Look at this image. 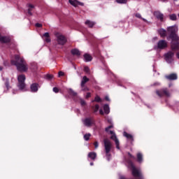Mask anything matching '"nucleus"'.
I'll return each instance as SVG.
<instances>
[{"label": "nucleus", "mask_w": 179, "mask_h": 179, "mask_svg": "<svg viewBox=\"0 0 179 179\" xmlns=\"http://www.w3.org/2000/svg\"><path fill=\"white\" fill-rule=\"evenodd\" d=\"M177 31H178V27L176 26L169 27L167 28V33L169 34V36H167V40H172L171 48L173 50H178L179 48V38L177 35Z\"/></svg>", "instance_id": "1"}, {"label": "nucleus", "mask_w": 179, "mask_h": 179, "mask_svg": "<svg viewBox=\"0 0 179 179\" xmlns=\"http://www.w3.org/2000/svg\"><path fill=\"white\" fill-rule=\"evenodd\" d=\"M15 60H11L12 65H15L17 68V70L20 72H27L29 66L23 57H20L19 55L15 56Z\"/></svg>", "instance_id": "2"}, {"label": "nucleus", "mask_w": 179, "mask_h": 179, "mask_svg": "<svg viewBox=\"0 0 179 179\" xmlns=\"http://www.w3.org/2000/svg\"><path fill=\"white\" fill-rule=\"evenodd\" d=\"M103 148L107 160L108 162H110V159H111L110 152L113 150V143H111V141L108 140V138L103 139Z\"/></svg>", "instance_id": "3"}, {"label": "nucleus", "mask_w": 179, "mask_h": 179, "mask_svg": "<svg viewBox=\"0 0 179 179\" xmlns=\"http://www.w3.org/2000/svg\"><path fill=\"white\" fill-rule=\"evenodd\" d=\"M111 128H113V124L108 126V127L106 128V132H109V134L110 135H112L110 136V139H112V141H114L116 145V148L120 150V141L118 140V138H117V135H115V133H114V131H110V129H111Z\"/></svg>", "instance_id": "4"}, {"label": "nucleus", "mask_w": 179, "mask_h": 179, "mask_svg": "<svg viewBox=\"0 0 179 179\" xmlns=\"http://www.w3.org/2000/svg\"><path fill=\"white\" fill-rule=\"evenodd\" d=\"M17 80H18L17 87L19 88V90H24L26 87V83H24V80H26V76L23 74L18 76Z\"/></svg>", "instance_id": "5"}, {"label": "nucleus", "mask_w": 179, "mask_h": 179, "mask_svg": "<svg viewBox=\"0 0 179 179\" xmlns=\"http://www.w3.org/2000/svg\"><path fill=\"white\" fill-rule=\"evenodd\" d=\"M156 94L159 97H163V96H166V97H170V92L167 88H163L160 90H156Z\"/></svg>", "instance_id": "6"}, {"label": "nucleus", "mask_w": 179, "mask_h": 179, "mask_svg": "<svg viewBox=\"0 0 179 179\" xmlns=\"http://www.w3.org/2000/svg\"><path fill=\"white\" fill-rule=\"evenodd\" d=\"M155 50H164L167 48V41L166 40H160L157 43V45L155 46Z\"/></svg>", "instance_id": "7"}, {"label": "nucleus", "mask_w": 179, "mask_h": 179, "mask_svg": "<svg viewBox=\"0 0 179 179\" xmlns=\"http://www.w3.org/2000/svg\"><path fill=\"white\" fill-rule=\"evenodd\" d=\"M173 57H174V52H169L168 53L165 54V59L166 62L171 64V62H173Z\"/></svg>", "instance_id": "8"}, {"label": "nucleus", "mask_w": 179, "mask_h": 179, "mask_svg": "<svg viewBox=\"0 0 179 179\" xmlns=\"http://www.w3.org/2000/svg\"><path fill=\"white\" fill-rule=\"evenodd\" d=\"M57 41L60 45H64L66 43V38H65V36H64L63 35H58Z\"/></svg>", "instance_id": "9"}, {"label": "nucleus", "mask_w": 179, "mask_h": 179, "mask_svg": "<svg viewBox=\"0 0 179 179\" xmlns=\"http://www.w3.org/2000/svg\"><path fill=\"white\" fill-rule=\"evenodd\" d=\"M154 16H155L158 20H160V22H163V20L164 19V15L159 11H155L154 13Z\"/></svg>", "instance_id": "10"}, {"label": "nucleus", "mask_w": 179, "mask_h": 179, "mask_svg": "<svg viewBox=\"0 0 179 179\" xmlns=\"http://www.w3.org/2000/svg\"><path fill=\"white\" fill-rule=\"evenodd\" d=\"M38 83H32L30 86V90L32 93H37L38 92Z\"/></svg>", "instance_id": "11"}, {"label": "nucleus", "mask_w": 179, "mask_h": 179, "mask_svg": "<svg viewBox=\"0 0 179 179\" xmlns=\"http://www.w3.org/2000/svg\"><path fill=\"white\" fill-rule=\"evenodd\" d=\"M165 78L168 80H177L178 76H177V73H171L168 76H166Z\"/></svg>", "instance_id": "12"}, {"label": "nucleus", "mask_w": 179, "mask_h": 179, "mask_svg": "<svg viewBox=\"0 0 179 179\" xmlns=\"http://www.w3.org/2000/svg\"><path fill=\"white\" fill-rule=\"evenodd\" d=\"M83 122L85 127H90L93 124V120L92 118H85L83 120Z\"/></svg>", "instance_id": "13"}, {"label": "nucleus", "mask_w": 179, "mask_h": 179, "mask_svg": "<svg viewBox=\"0 0 179 179\" xmlns=\"http://www.w3.org/2000/svg\"><path fill=\"white\" fill-rule=\"evenodd\" d=\"M69 3H71V5H72L73 6H75V8H76V6H78V5H80V6H83V3L80 2L78 0H69Z\"/></svg>", "instance_id": "14"}, {"label": "nucleus", "mask_w": 179, "mask_h": 179, "mask_svg": "<svg viewBox=\"0 0 179 179\" xmlns=\"http://www.w3.org/2000/svg\"><path fill=\"white\" fill-rule=\"evenodd\" d=\"M27 7L28 8V10H27L28 15H29V16H33V13H31V10L34 9L35 8L34 5L31 3H27Z\"/></svg>", "instance_id": "15"}, {"label": "nucleus", "mask_w": 179, "mask_h": 179, "mask_svg": "<svg viewBox=\"0 0 179 179\" xmlns=\"http://www.w3.org/2000/svg\"><path fill=\"white\" fill-rule=\"evenodd\" d=\"M123 136H124L125 138H127V139L128 141H130V142H134V136H132L131 134H129L128 133H127V131H124L123 133Z\"/></svg>", "instance_id": "16"}, {"label": "nucleus", "mask_w": 179, "mask_h": 179, "mask_svg": "<svg viewBox=\"0 0 179 179\" xmlns=\"http://www.w3.org/2000/svg\"><path fill=\"white\" fill-rule=\"evenodd\" d=\"M158 33L160 37L164 38L167 36V31L164 29H158Z\"/></svg>", "instance_id": "17"}, {"label": "nucleus", "mask_w": 179, "mask_h": 179, "mask_svg": "<svg viewBox=\"0 0 179 179\" xmlns=\"http://www.w3.org/2000/svg\"><path fill=\"white\" fill-rule=\"evenodd\" d=\"M84 59L85 62H90L93 59V57L89 54H85L84 55Z\"/></svg>", "instance_id": "18"}, {"label": "nucleus", "mask_w": 179, "mask_h": 179, "mask_svg": "<svg viewBox=\"0 0 179 179\" xmlns=\"http://www.w3.org/2000/svg\"><path fill=\"white\" fill-rule=\"evenodd\" d=\"M0 41L1 43H9V41H10V39L8 37L1 36L0 35Z\"/></svg>", "instance_id": "19"}, {"label": "nucleus", "mask_w": 179, "mask_h": 179, "mask_svg": "<svg viewBox=\"0 0 179 179\" xmlns=\"http://www.w3.org/2000/svg\"><path fill=\"white\" fill-rule=\"evenodd\" d=\"M88 157L91 159V160H96V157H97V154L96 152H90L88 153Z\"/></svg>", "instance_id": "20"}, {"label": "nucleus", "mask_w": 179, "mask_h": 179, "mask_svg": "<svg viewBox=\"0 0 179 179\" xmlns=\"http://www.w3.org/2000/svg\"><path fill=\"white\" fill-rule=\"evenodd\" d=\"M87 82H89V78H87V76H84L83 78V80L81 81V87H84L85 85H86V83H87Z\"/></svg>", "instance_id": "21"}, {"label": "nucleus", "mask_w": 179, "mask_h": 179, "mask_svg": "<svg viewBox=\"0 0 179 179\" xmlns=\"http://www.w3.org/2000/svg\"><path fill=\"white\" fill-rule=\"evenodd\" d=\"M137 161L138 163H142V162H143V155H142V153L138 152L137 154Z\"/></svg>", "instance_id": "22"}, {"label": "nucleus", "mask_w": 179, "mask_h": 179, "mask_svg": "<svg viewBox=\"0 0 179 179\" xmlns=\"http://www.w3.org/2000/svg\"><path fill=\"white\" fill-rule=\"evenodd\" d=\"M85 24H86L87 26H88V27L92 28V27H93V26H94V24H96V22L87 20L85 22Z\"/></svg>", "instance_id": "23"}, {"label": "nucleus", "mask_w": 179, "mask_h": 179, "mask_svg": "<svg viewBox=\"0 0 179 179\" xmlns=\"http://www.w3.org/2000/svg\"><path fill=\"white\" fill-rule=\"evenodd\" d=\"M103 110L105 114H110V106L108 104L103 106Z\"/></svg>", "instance_id": "24"}, {"label": "nucleus", "mask_w": 179, "mask_h": 179, "mask_svg": "<svg viewBox=\"0 0 179 179\" xmlns=\"http://www.w3.org/2000/svg\"><path fill=\"white\" fill-rule=\"evenodd\" d=\"M71 54L73 55L79 56V55H80V52L78 49H73V50H71Z\"/></svg>", "instance_id": "25"}, {"label": "nucleus", "mask_w": 179, "mask_h": 179, "mask_svg": "<svg viewBox=\"0 0 179 179\" xmlns=\"http://www.w3.org/2000/svg\"><path fill=\"white\" fill-rule=\"evenodd\" d=\"M3 80L5 81V85L7 90H9V88L10 87V86L9 85V78H3Z\"/></svg>", "instance_id": "26"}, {"label": "nucleus", "mask_w": 179, "mask_h": 179, "mask_svg": "<svg viewBox=\"0 0 179 179\" xmlns=\"http://www.w3.org/2000/svg\"><path fill=\"white\" fill-rule=\"evenodd\" d=\"M136 17H138V19H141L142 20H143V22H145L146 23H148V20L143 17H142V15H141V14L139 13H136L135 15Z\"/></svg>", "instance_id": "27"}, {"label": "nucleus", "mask_w": 179, "mask_h": 179, "mask_svg": "<svg viewBox=\"0 0 179 179\" xmlns=\"http://www.w3.org/2000/svg\"><path fill=\"white\" fill-rule=\"evenodd\" d=\"M90 136H92V134H90V133L85 134L84 135L85 141H89L90 139Z\"/></svg>", "instance_id": "28"}, {"label": "nucleus", "mask_w": 179, "mask_h": 179, "mask_svg": "<svg viewBox=\"0 0 179 179\" xmlns=\"http://www.w3.org/2000/svg\"><path fill=\"white\" fill-rule=\"evenodd\" d=\"M169 19L171 20H177V15L176 14H172L169 15Z\"/></svg>", "instance_id": "29"}, {"label": "nucleus", "mask_w": 179, "mask_h": 179, "mask_svg": "<svg viewBox=\"0 0 179 179\" xmlns=\"http://www.w3.org/2000/svg\"><path fill=\"white\" fill-rule=\"evenodd\" d=\"M69 94H71V96H76L78 94L75 92V91H73V90H72V89H69Z\"/></svg>", "instance_id": "30"}, {"label": "nucleus", "mask_w": 179, "mask_h": 179, "mask_svg": "<svg viewBox=\"0 0 179 179\" xmlns=\"http://www.w3.org/2000/svg\"><path fill=\"white\" fill-rule=\"evenodd\" d=\"M93 101H96V103H100V101H101V98H100V96H96L95 97L94 100L92 101V102Z\"/></svg>", "instance_id": "31"}, {"label": "nucleus", "mask_w": 179, "mask_h": 179, "mask_svg": "<svg viewBox=\"0 0 179 179\" xmlns=\"http://www.w3.org/2000/svg\"><path fill=\"white\" fill-rule=\"evenodd\" d=\"M116 2L117 3H127L128 1L127 0H116Z\"/></svg>", "instance_id": "32"}, {"label": "nucleus", "mask_w": 179, "mask_h": 179, "mask_svg": "<svg viewBox=\"0 0 179 179\" xmlns=\"http://www.w3.org/2000/svg\"><path fill=\"white\" fill-rule=\"evenodd\" d=\"M84 71L86 72V73H90V69L89 68V66H85Z\"/></svg>", "instance_id": "33"}, {"label": "nucleus", "mask_w": 179, "mask_h": 179, "mask_svg": "<svg viewBox=\"0 0 179 179\" xmlns=\"http://www.w3.org/2000/svg\"><path fill=\"white\" fill-rule=\"evenodd\" d=\"M80 101L81 106H86V101H85V100L80 99Z\"/></svg>", "instance_id": "34"}, {"label": "nucleus", "mask_w": 179, "mask_h": 179, "mask_svg": "<svg viewBox=\"0 0 179 179\" xmlns=\"http://www.w3.org/2000/svg\"><path fill=\"white\" fill-rule=\"evenodd\" d=\"M99 105H95V108L94 110V113H97L99 111Z\"/></svg>", "instance_id": "35"}, {"label": "nucleus", "mask_w": 179, "mask_h": 179, "mask_svg": "<svg viewBox=\"0 0 179 179\" xmlns=\"http://www.w3.org/2000/svg\"><path fill=\"white\" fill-rule=\"evenodd\" d=\"M53 92L55 93H58V92H59V90L58 89V87H53Z\"/></svg>", "instance_id": "36"}, {"label": "nucleus", "mask_w": 179, "mask_h": 179, "mask_svg": "<svg viewBox=\"0 0 179 179\" xmlns=\"http://www.w3.org/2000/svg\"><path fill=\"white\" fill-rule=\"evenodd\" d=\"M94 145L95 149H97V148H99V142L98 141H95L94 143Z\"/></svg>", "instance_id": "37"}, {"label": "nucleus", "mask_w": 179, "mask_h": 179, "mask_svg": "<svg viewBox=\"0 0 179 179\" xmlns=\"http://www.w3.org/2000/svg\"><path fill=\"white\" fill-rule=\"evenodd\" d=\"M153 86H160V83L156 82L154 84L151 85V87H153Z\"/></svg>", "instance_id": "38"}, {"label": "nucleus", "mask_w": 179, "mask_h": 179, "mask_svg": "<svg viewBox=\"0 0 179 179\" xmlns=\"http://www.w3.org/2000/svg\"><path fill=\"white\" fill-rule=\"evenodd\" d=\"M46 78H47V79H52V78H54V76L48 74L46 76Z\"/></svg>", "instance_id": "39"}, {"label": "nucleus", "mask_w": 179, "mask_h": 179, "mask_svg": "<svg viewBox=\"0 0 179 179\" xmlns=\"http://www.w3.org/2000/svg\"><path fill=\"white\" fill-rule=\"evenodd\" d=\"M92 94L90 92H87L86 96H85V99H89V97H91Z\"/></svg>", "instance_id": "40"}, {"label": "nucleus", "mask_w": 179, "mask_h": 179, "mask_svg": "<svg viewBox=\"0 0 179 179\" xmlns=\"http://www.w3.org/2000/svg\"><path fill=\"white\" fill-rule=\"evenodd\" d=\"M44 37H45L46 38L50 37V34L48 32H45L44 34H43Z\"/></svg>", "instance_id": "41"}, {"label": "nucleus", "mask_w": 179, "mask_h": 179, "mask_svg": "<svg viewBox=\"0 0 179 179\" xmlns=\"http://www.w3.org/2000/svg\"><path fill=\"white\" fill-rule=\"evenodd\" d=\"M64 75H65V73L62 71H59V73H58L59 77V76H64Z\"/></svg>", "instance_id": "42"}, {"label": "nucleus", "mask_w": 179, "mask_h": 179, "mask_svg": "<svg viewBox=\"0 0 179 179\" xmlns=\"http://www.w3.org/2000/svg\"><path fill=\"white\" fill-rule=\"evenodd\" d=\"M35 26H36V27H43V24H40V23H36V24H35Z\"/></svg>", "instance_id": "43"}, {"label": "nucleus", "mask_w": 179, "mask_h": 179, "mask_svg": "<svg viewBox=\"0 0 179 179\" xmlns=\"http://www.w3.org/2000/svg\"><path fill=\"white\" fill-rule=\"evenodd\" d=\"M46 43H50L51 41V39H50V37L45 38Z\"/></svg>", "instance_id": "44"}, {"label": "nucleus", "mask_w": 179, "mask_h": 179, "mask_svg": "<svg viewBox=\"0 0 179 179\" xmlns=\"http://www.w3.org/2000/svg\"><path fill=\"white\" fill-rule=\"evenodd\" d=\"M99 113L101 114V115H104V112L101 109L99 110Z\"/></svg>", "instance_id": "45"}, {"label": "nucleus", "mask_w": 179, "mask_h": 179, "mask_svg": "<svg viewBox=\"0 0 179 179\" xmlns=\"http://www.w3.org/2000/svg\"><path fill=\"white\" fill-rule=\"evenodd\" d=\"M128 155L130 157H131V159H135V157H134L132 155H131V153L129 152Z\"/></svg>", "instance_id": "46"}, {"label": "nucleus", "mask_w": 179, "mask_h": 179, "mask_svg": "<svg viewBox=\"0 0 179 179\" xmlns=\"http://www.w3.org/2000/svg\"><path fill=\"white\" fill-rule=\"evenodd\" d=\"M105 100H106V101H110V98L108 96H106Z\"/></svg>", "instance_id": "47"}, {"label": "nucleus", "mask_w": 179, "mask_h": 179, "mask_svg": "<svg viewBox=\"0 0 179 179\" xmlns=\"http://www.w3.org/2000/svg\"><path fill=\"white\" fill-rule=\"evenodd\" d=\"M176 57L179 59V52L176 54Z\"/></svg>", "instance_id": "48"}, {"label": "nucleus", "mask_w": 179, "mask_h": 179, "mask_svg": "<svg viewBox=\"0 0 179 179\" xmlns=\"http://www.w3.org/2000/svg\"><path fill=\"white\" fill-rule=\"evenodd\" d=\"M94 164L93 162L90 163V166H93Z\"/></svg>", "instance_id": "49"}, {"label": "nucleus", "mask_w": 179, "mask_h": 179, "mask_svg": "<svg viewBox=\"0 0 179 179\" xmlns=\"http://www.w3.org/2000/svg\"><path fill=\"white\" fill-rule=\"evenodd\" d=\"M0 71H2V66H0Z\"/></svg>", "instance_id": "50"}, {"label": "nucleus", "mask_w": 179, "mask_h": 179, "mask_svg": "<svg viewBox=\"0 0 179 179\" xmlns=\"http://www.w3.org/2000/svg\"><path fill=\"white\" fill-rule=\"evenodd\" d=\"M164 2H166V0H164Z\"/></svg>", "instance_id": "51"}, {"label": "nucleus", "mask_w": 179, "mask_h": 179, "mask_svg": "<svg viewBox=\"0 0 179 179\" xmlns=\"http://www.w3.org/2000/svg\"><path fill=\"white\" fill-rule=\"evenodd\" d=\"M173 1H178V0H173Z\"/></svg>", "instance_id": "52"}]
</instances>
